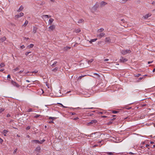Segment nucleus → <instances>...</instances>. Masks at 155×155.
I'll list each match as a JSON object with an SVG mask.
<instances>
[{"instance_id": "1", "label": "nucleus", "mask_w": 155, "mask_h": 155, "mask_svg": "<svg viewBox=\"0 0 155 155\" xmlns=\"http://www.w3.org/2000/svg\"><path fill=\"white\" fill-rule=\"evenodd\" d=\"M97 122V120L95 119L91 120L90 122L87 123V126H93L95 125Z\"/></svg>"}, {"instance_id": "18", "label": "nucleus", "mask_w": 155, "mask_h": 155, "mask_svg": "<svg viewBox=\"0 0 155 155\" xmlns=\"http://www.w3.org/2000/svg\"><path fill=\"white\" fill-rule=\"evenodd\" d=\"M97 40V38H94V39H91L90 41H89V42L91 43V44L93 42H94V41H96Z\"/></svg>"}, {"instance_id": "59", "label": "nucleus", "mask_w": 155, "mask_h": 155, "mask_svg": "<svg viewBox=\"0 0 155 155\" xmlns=\"http://www.w3.org/2000/svg\"><path fill=\"white\" fill-rule=\"evenodd\" d=\"M38 72V71H33L32 72V73H37V72Z\"/></svg>"}, {"instance_id": "33", "label": "nucleus", "mask_w": 155, "mask_h": 155, "mask_svg": "<svg viewBox=\"0 0 155 155\" xmlns=\"http://www.w3.org/2000/svg\"><path fill=\"white\" fill-rule=\"evenodd\" d=\"M141 74H138L136 75L134 74V76L135 77H139V76H141Z\"/></svg>"}, {"instance_id": "14", "label": "nucleus", "mask_w": 155, "mask_h": 155, "mask_svg": "<svg viewBox=\"0 0 155 155\" xmlns=\"http://www.w3.org/2000/svg\"><path fill=\"white\" fill-rule=\"evenodd\" d=\"M38 28L37 27L35 26L33 27V32L34 33H35L37 30Z\"/></svg>"}, {"instance_id": "58", "label": "nucleus", "mask_w": 155, "mask_h": 155, "mask_svg": "<svg viewBox=\"0 0 155 155\" xmlns=\"http://www.w3.org/2000/svg\"><path fill=\"white\" fill-rule=\"evenodd\" d=\"M11 116V115L10 114H7V117H9Z\"/></svg>"}, {"instance_id": "9", "label": "nucleus", "mask_w": 155, "mask_h": 155, "mask_svg": "<svg viewBox=\"0 0 155 155\" xmlns=\"http://www.w3.org/2000/svg\"><path fill=\"white\" fill-rule=\"evenodd\" d=\"M55 28V25H52L49 26V28L50 30V31H53Z\"/></svg>"}, {"instance_id": "32", "label": "nucleus", "mask_w": 155, "mask_h": 155, "mask_svg": "<svg viewBox=\"0 0 155 155\" xmlns=\"http://www.w3.org/2000/svg\"><path fill=\"white\" fill-rule=\"evenodd\" d=\"M41 116L39 114H37L35 116H34V117L35 118H37L38 117H39L40 116Z\"/></svg>"}, {"instance_id": "6", "label": "nucleus", "mask_w": 155, "mask_h": 155, "mask_svg": "<svg viewBox=\"0 0 155 155\" xmlns=\"http://www.w3.org/2000/svg\"><path fill=\"white\" fill-rule=\"evenodd\" d=\"M8 132V130H4L2 132V133L5 136H7V134Z\"/></svg>"}, {"instance_id": "44", "label": "nucleus", "mask_w": 155, "mask_h": 155, "mask_svg": "<svg viewBox=\"0 0 155 155\" xmlns=\"http://www.w3.org/2000/svg\"><path fill=\"white\" fill-rule=\"evenodd\" d=\"M3 142V140L0 137V143L2 144Z\"/></svg>"}, {"instance_id": "3", "label": "nucleus", "mask_w": 155, "mask_h": 155, "mask_svg": "<svg viewBox=\"0 0 155 155\" xmlns=\"http://www.w3.org/2000/svg\"><path fill=\"white\" fill-rule=\"evenodd\" d=\"M24 15V13L22 12H21L19 14L16 15L15 16V19L17 20L18 18L21 17H22Z\"/></svg>"}, {"instance_id": "53", "label": "nucleus", "mask_w": 155, "mask_h": 155, "mask_svg": "<svg viewBox=\"0 0 155 155\" xmlns=\"http://www.w3.org/2000/svg\"><path fill=\"white\" fill-rule=\"evenodd\" d=\"M7 78H11V76H10V74H8L7 76Z\"/></svg>"}, {"instance_id": "28", "label": "nucleus", "mask_w": 155, "mask_h": 155, "mask_svg": "<svg viewBox=\"0 0 155 155\" xmlns=\"http://www.w3.org/2000/svg\"><path fill=\"white\" fill-rule=\"evenodd\" d=\"M56 119V117H49V120H54Z\"/></svg>"}, {"instance_id": "25", "label": "nucleus", "mask_w": 155, "mask_h": 155, "mask_svg": "<svg viewBox=\"0 0 155 155\" xmlns=\"http://www.w3.org/2000/svg\"><path fill=\"white\" fill-rule=\"evenodd\" d=\"M84 21V20L83 19H79V21L78 22V23H82Z\"/></svg>"}, {"instance_id": "34", "label": "nucleus", "mask_w": 155, "mask_h": 155, "mask_svg": "<svg viewBox=\"0 0 155 155\" xmlns=\"http://www.w3.org/2000/svg\"><path fill=\"white\" fill-rule=\"evenodd\" d=\"M5 66V64L4 63H2L0 64V66L1 68L4 67Z\"/></svg>"}, {"instance_id": "10", "label": "nucleus", "mask_w": 155, "mask_h": 155, "mask_svg": "<svg viewBox=\"0 0 155 155\" xmlns=\"http://www.w3.org/2000/svg\"><path fill=\"white\" fill-rule=\"evenodd\" d=\"M6 39V38L5 37H3L2 38H0V42H2L4 41H5Z\"/></svg>"}, {"instance_id": "49", "label": "nucleus", "mask_w": 155, "mask_h": 155, "mask_svg": "<svg viewBox=\"0 0 155 155\" xmlns=\"http://www.w3.org/2000/svg\"><path fill=\"white\" fill-rule=\"evenodd\" d=\"M70 114H71L72 115H74L76 114L74 113H73L71 112H69Z\"/></svg>"}, {"instance_id": "43", "label": "nucleus", "mask_w": 155, "mask_h": 155, "mask_svg": "<svg viewBox=\"0 0 155 155\" xmlns=\"http://www.w3.org/2000/svg\"><path fill=\"white\" fill-rule=\"evenodd\" d=\"M31 127L30 126H28L26 128L27 130H29L30 129Z\"/></svg>"}, {"instance_id": "50", "label": "nucleus", "mask_w": 155, "mask_h": 155, "mask_svg": "<svg viewBox=\"0 0 155 155\" xmlns=\"http://www.w3.org/2000/svg\"><path fill=\"white\" fill-rule=\"evenodd\" d=\"M143 78V77H140L139 78V80L138 81H140L142 80Z\"/></svg>"}, {"instance_id": "41", "label": "nucleus", "mask_w": 155, "mask_h": 155, "mask_svg": "<svg viewBox=\"0 0 155 155\" xmlns=\"http://www.w3.org/2000/svg\"><path fill=\"white\" fill-rule=\"evenodd\" d=\"M141 144H142V143H141V144H140V147L141 149H143V148H145V146H143L142 145H141Z\"/></svg>"}, {"instance_id": "47", "label": "nucleus", "mask_w": 155, "mask_h": 155, "mask_svg": "<svg viewBox=\"0 0 155 155\" xmlns=\"http://www.w3.org/2000/svg\"><path fill=\"white\" fill-rule=\"evenodd\" d=\"M85 76L84 75H82L79 76L78 78L79 79H81L82 78L84 77Z\"/></svg>"}, {"instance_id": "12", "label": "nucleus", "mask_w": 155, "mask_h": 155, "mask_svg": "<svg viewBox=\"0 0 155 155\" xmlns=\"http://www.w3.org/2000/svg\"><path fill=\"white\" fill-rule=\"evenodd\" d=\"M54 20L52 18H50L48 21L49 25H51Z\"/></svg>"}, {"instance_id": "46", "label": "nucleus", "mask_w": 155, "mask_h": 155, "mask_svg": "<svg viewBox=\"0 0 155 155\" xmlns=\"http://www.w3.org/2000/svg\"><path fill=\"white\" fill-rule=\"evenodd\" d=\"M24 71V69H23V70H21L19 72H18V73L19 74H21V73H22V72H23V71Z\"/></svg>"}, {"instance_id": "56", "label": "nucleus", "mask_w": 155, "mask_h": 155, "mask_svg": "<svg viewBox=\"0 0 155 155\" xmlns=\"http://www.w3.org/2000/svg\"><path fill=\"white\" fill-rule=\"evenodd\" d=\"M79 119V118L78 117H76V118H75L74 119V120H77L78 119Z\"/></svg>"}, {"instance_id": "4", "label": "nucleus", "mask_w": 155, "mask_h": 155, "mask_svg": "<svg viewBox=\"0 0 155 155\" xmlns=\"http://www.w3.org/2000/svg\"><path fill=\"white\" fill-rule=\"evenodd\" d=\"M11 84L14 86H15L16 87H19L20 86L18 84H17L16 82L14 81L13 80L11 81Z\"/></svg>"}, {"instance_id": "2", "label": "nucleus", "mask_w": 155, "mask_h": 155, "mask_svg": "<svg viewBox=\"0 0 155 155\" xmlns=\"http://www.w3.org/2000/svg\"><path fill=\"white\" fill-rule=\"evenodd\" d=\"M131 51L130 50L127 49L126 50H122L121 51V53L124 55H125L128 53H130Z\"/></svg>"}, {"instance_id": "21", "label": "nucleus", "mask_w": 155, "mask_h": 155, "mask_svg": "<svg viewBox=\"0 0 155 155\" xmlns=\"http://www.w3.org/2000/svg\"><path fill=\"white\" fill-rule=\"evenodd\" d=\"M70 48H71V47H66L64 48V50L67 51Z\"/></svg>"}, {"instance_id": "55", "label": "nucleus", "mask_w": 155, "mask_h": 155, "mask_svg": "<svg viewBox=\"0 0 155 155\" xmlns=\"http://www.w3.org/2000/svg\"><path fill=\"white\" fill-rule=\"evenodd\" d=\"M49 123H50V124H52V123H54V122L53 121V120H52V121H49V122H48Z\"/></svg>"}, {"instance_id": "51", "label": "nucleus", "mask_w": 155, "mask_h": 155, "mask_svg": "<svg viewBox=\"0 0 155 155\" xmlns=\"http://www.w3.org/2000/svg\"><path fill=\"white\" fill-rule=\"evenodd\" d=\"M128 0H123L122 1L123 2V3H125L127 1H128Z\"/></svg>"}, {"instance_id": "30", "label": "nucleus", "mask_w": 155, "mask_h": 155, "mask_svg": "<svg viewBox=\"0 0 155 155\" xmlns=\"http://www.w3.org/2000/svg\"><path fill=\"white\" fill-rule=\"evenodd\" d=\"M94 61V60L92 59H91L87 61L88 63L89 64H90L92 62Z\"/></svg>"}, {"instance_id": "29", "label": "nucleus", "mask_w": 155, "mask_h": 155, "mask_svg": "<svg viewBox=\"0 0 155 155\" xmlns=\"http://www.w3.org/2000/svg\"><path fill=\"white\" fill-rule=\"evenodd\" d=\"M58 67H56L54 68L53 69L52 71H53L56 72V71H58Z\"/></svg>"}, {"instance_id": "5", "label": "nucleus", "mask_w": 155, "mask_h": 155, "mask_svg": "<svg viewBox=\"0 0 155 155\" xmlns=\"http://www.w3.org/2000/svg\"><path fill=\"white\" fill-rule=\"evenodd\" d=\"M127 59L121 56L120 57V61L121 62H124L127 61Z\"/></svg>"}, {"instance_id": "13", "label": "nucleus", "mask_w": 155, "mask_h": 155, "mask_svg": "<svg viewBox=\"0 0 155 155\" xmlns=\"http://www.w3.org/2000/svg\"><path fill=\"white\" fill-rule=\"evenodd\" d=\"M151 15V14H146L145 16H143L144 19H147L149 17H150Z\"/></svg>"}, {"instance_id": "61", "label": "nucleus", "mask_w": 155, "mask_h": 155, "mask_svg": "<svg viewBox=\"0 0 155 155\" xmlns=\"http://www.w3.org/2000/svg\"><path fill=\"white\" fill-rule=\"evenodd\" d=\"M153 62V61H148V64H150V63H152Z\"/></svg>"}, {"instance_id": "15", "label": "nucleus", "mask_w": 155, "mask_h": 155, "mask_svg": "<svg viewBox=\"0 0 155 155\" xmlns=\"http://www.w3.org/2000/svg\"><path fill=\"white\" fill-rule=\"evenodd\" d=\"M41 150V147L40 146L37 147L35 149V151L37 152H39Z\"/></svg>"}, {"instance_id": "16", "label": "nucleus", "mask_w": 155, "mask_h": 155, "mask_svg": "<svg viewBox=\"0 0 155 155\" xmlns=\"http://www.w3.org/2000/svg\"><path fill=\"white\" fill-rule=\"evenodd\" d=\"M23 8H24L23 7L22 5H21L19 9L18 10V11H17L18 12H20L22 11V10L23 9Z\"/></svg>"}, {"instance_id": "31", "label": "nucleus", "mask_w": 155, "mask_h": 155, "mask_svg": "<svg viewBox=\"0 0 155 155\" xmlns=\"http://www.w3.org/2000/svg\"><path fill=\"white\" fill-rule=\"evenodd\" d=\"M106 153L109 155H112L113 154V153L111 152H107Z\"/></svg>"}, {"instance_id": "40", "label": "nucleus", "mask_w": 155, "mask_h": 155, "mask_svg": "<svg viewBox=\"0 0 155 155\" xmlns=\"http://www.w3.org/2000/svg\"><path fill=\"white\" fill-rule=\"evenodd\" d=\"M45 141V140H44V139H43V140H41V141H40V143H39L42 144V143L43 142H44Z\"/></svg>"}, {"instance_id": "17", "label": "nucleus", "mask_w": 155, "mask_h": 155, "mask_svg": "<svg viewBox=\"0 0 155 155\" xmlns=\"http://www.w3.org/2000/svg\"><path fill=\"white\" fill-rule=\"evenodd\" d=\"M34 46L33 44H31L30 45H28L27 46V48L28 49H30L32 48Z\"/></svg>"}, {"instance_id": "7", "label": "nucleus", "mask_w": 155, "mask_h": 155, "mask_svg": "<svg viewBox=\"0 0 155 155\" xmlns=\"http://www.w3.org/2000/svg\"><path fill=\"white\" fill-rule=\"evenodd\" d=\"M105 34L104 33H101L99 35H97V36L100 38H101L102 37L104 36Z\"/></svg>"}, {"instance_id": "27", "label": "nucleus", "mask_w": 155, "mask_h": 155, "mask_svg": "<svg viewBox=\"0 0 155 155\" xmlns=\"http://www.w3.org/2000/svg\"><path fill=\"white\" fill-rule=\"evenodd\" d=\"M57 63V61H55V62H54V63L52 64L51 65V66H52V67H54L55 66V65H56V64Z\"/></svg>"}, {"instance_id": "39", "label": "nucleus", "mask_w": 155, "mask_h": 155, "mask_svg": "<svg viewBox=\"0 0 155 155\" xmlns=\"http://www.w3.org/2000/svg\"><path fill=\"white\" fill-rule=\"evenodd\" d=\"M43 16L45 17H46L47 18H50V17H51V16H49V15H44Z\"/></svg>"}, {"instance_id": "63", "label": "nucleus", "mask_w": 155, "mask_h": 155, "mask_svg": "<svg viewBox=\"0 0 155 155\" xmlns=\"http://www.w3.org/2000/svg\"><path fill=\"white\" fill-rule=\"evenodd\" d=\"M14 121V120H11L9 122L10 123H11Z\"/></svg>"}, {"instance_id": "52", "label": "nucleus", "mask_w": 155, "mask_h": 155, "mask_svg": "<svg viewBox=\"0 0 155 155\" xmlns=\"http://www.w3.org/2000/svg\"><path fill=\"white\" fill-rule=\"evenodd\" d=\"M132 108V107H126V109H127V110H130Z\"/></svg>"}, {"instance_id": "19", "label": "nucleus", "mask_w": 155, "mask_h": 155, "mask_svg": "<svg viewBox=\"0 0 155 155\" xmlns=\"http://www.w3.org/2000/svg\"><path fill=\"white\" fill-rule=\"evenodd\" d=\"M101 5H105L107 4V3L104 1H102L101 3Z\"/></svg>"}, {"instance_id": "24", "label": "nucleus", "mask_w": 155, "mask_h": 155, "mask_svg": "<svg viewBox=\"0 0 155 155\" xmlns=\"http://www.w3.org/2000/svg\"><path fill=\"white\" fill-rule=\"evenodd\" d=\"M111 111L112 112L113 114H116L119 112V111L117 110H112Z\"/></svg>"}, {"instance_id": "54", "label": "nucleus", "mask_w": 155, "mask_h": 155, "mask_svg": "<svg viewBox=\"0 0 155 155\" xmlns=\"http://www.w3.org/2000/svg\"><path fill=\"white\" fill-rule=\"evenodd\" d=\"M17 149L16 148V149L13 152V153H16V152L17 151Z\"/></svg>"}, {"instance_id": "42", "label": "nucleus", "mask_w": 155, "mask_h": 155, "mask_svg": "<svg viewBox=\"0 0 155 155\" xmlns=\"http://www.w3.org/2000/svg\"><path fill=\"white\" fill-rule=\"evenodd\" d=\"M58 104H59L60 105H61L62 107H65V108H67V107H65V106H64L63 104L61 103H58Z\"/></svg>"}, {"instance_id": "60", "label": "nucleus", "mask_w": 155, "mask_h": 155, "mask_svg": "<svg viewBox=\"0 0 155 155\" xmlns=\"http://www.w3.org/2000/svg\"><path fill=\"white\" fill-rule=\"evenodd\" d=\"M94 74L96 75L98 77H99L100 76L98 74H97V73H94Z\"/></svg>"}, {"instance_id": "62", "label": "nucleus", "mask_w": 155, "mask_h": 155, "mask_svg": "<svg viewBox=\"0 0 155 155\" xmlns=\"http://www.w3.org/2000/svg\"><path fill=\"white\" fill-rule=\"evenodd\" d=\"M109 60V59H105L104 60V61H108Z\"/></svg>"}, {"instance_id": "64", "label": "nucleus", "mask_w": 155, "mask_h": 155, "mask_svg": "<svg viewBox=\"0 0 155 155\" xmlns=\"http://www.w3.org/2000/svg\"><path fill=\"white\" fill-rule=\"evenodd\" d=\"M155 3V1H153L152 3V4H153V5H154V4Z\"/></svg>"}, {"instance_id": "36", "label": "nucleus", "mask_w": 155, "mask_h": 155, "mask_svg": "<svg viewBox=\"0 0 155 155\" xmlns=\"http://www.w3.org/2000/svg\"><path fill=\"white\" fill-rule=\"evenodd\" d=\"M32 111H33V109L32 108H29L27 110V112H30Z\"/></svg>"}, {"instance_id": "20", "label": "nucleus", "mask_w": 155, "mask_h": 155, "mask_svg": "<svg viewBox=\"0 0 155 155\" xmlns=\"http://www.w3.org/2000/svg\"><path fill=\"white\" fill-rule=\"evenodd\" d=\"M32 142H34L35 143H40V141L38 140H32Z\"/></svg>"}, {"instance_id": "45", "label": "nucleus", "mask_w": 155, "mask_h": 155, "mask_svg": "<svg viewBox=\"0 0 155 155\" xmlns=\"http://www.w3.org/2000/svg\"><path fill=\"white\" fill-rule=\"evenodd\" d=\"M31 51L27 52L25 53V54L26 56H27L29 53H31Z\"/></svg>"}, {"instance_id": "48", "label": "nucleus", "mask_w": 155, "mask_h": 155, "mask_svg": "<svg viewBox=\"0 0 155 155\" xmlns=\"http://www.w3.org/2000/svg\"><path fill=\"white\" fill-rule=\"evenodd\" d=\"M21 49H23L25 48V46L24 45H23L20 47Z\"/></svg>"}, {"instance_id": "35", "label": "nucleus", "mask_w": 155, "mask_h": 155, "mask_svg": "<svg viewBox=\"0 0 155 155\" xmlns=\"http://www.w3.org/2000/svg\"><path fill=\"white\" fill-rule=\"evenodd\" d=\"M113 123V121H111V120L109 121V122H108V123L107 124V125H110V124H112Z\"/></svg>"}, {"instance_id": "23", "label": "nucleus", "mask_w": 155, "mask_h": 155, "mask_svg": "<svg viewBox=\"0 0 155 155\" xmlns=\"http://www.w3.org/2000/svg\"><path fill=\"white\" fill-rule=\"evenodd\" d=\"M28 23V21L27 20L26 21L25 23L23 25V26L25 27Z\"/></svg>"}, {"instance_id": "11", "label": "nucleus", "mask_w": 155, "mask_h": 155, "mask_svg": "<svg viewBox=\"0 0 155 155\" xmlns=\"http://www.w3.org/2000/svg\"><path fill=\"white\" fill-rule=\"evenodd\" d=\"M99 6L98 5L95 4L94 6L93 7V9H94V11L96 10L97 9V8H98Z\"/></svg>"}, {"instance_id": "22", "label": "nucleus", "mask_w": 155, "mask_h": 155, "mask_svg": "<svg viewBox=\"0 0 155 155\" xmlns=\"http://www.w3.org/2000/svg\"><path fill=\"white\" fill-rule=\"evenodd\" d=\"M104 29L103 28H101L98 30V32H101L104 31Z\"/></svg>"}, {"instance_id": "8", "label": "nucleus", "mask_w": 155, "mask_h": 155, "mask_svg": "<svg viewBox=\"0 0 155 155\" xmlns=\"http://www.w3.org/2000/svg\"><path fill=\"white\" fill-rule=\"evenodd\" d=\"M105 41L107 43H110L111 41L110 37H108L106 38Z\"/></svg>"}, {"instance_id": "38", "label": "nucleus", "mask_w": 155, "mask_h": 155, "mask_svg": "<svg viewBox=\"0 0 155 155\" xmlns=\"http://www.w3.org/2000/svg\"><path fill=\"white\" fill-rule=\"evenodd\" d=\"M4 110H5V109L1 108L0 109V113H1Z\"/></svg>"}, {"instance_id": "57", "label": "nucleus", "mask_w": 155, "mask_h": 155, "mask_svg": "<svg viewBox=\"0 0 155 155\" xmlns=\"http://www.w3.org/2000/svg\"><path fill=\"white\" fill-rule=\"evenodd\" d=\"M4 70V69L3 68L1 69L0 70V72H2Z\"/></svg>"}, {"instance_id": "37", "label": "nucleus", "mask_w": 155, "mask_h": 155, "mask_svg": "<svg viewBox=\"0 0 155 155\" xmlns=\"http://www.w3.org/2000/svg\"><path fill=\"white\" fill-rule=\"evenodd\" d=\"M19 69V68L18 67H17L16 68H15V69H14L13 70H14V71H18Z\"/></svg>"}, {"instance_id": "26", "label": "nucleus", "mask_w": 155, "mask_h": 155, "mask_svg": "<svg viewBox=\"0 0 155 155\" xmlns=\"http://www.w3.org/2000/svg\"><path fill=\"white\" fill-rule=\"evenodd\" d=\"M75 31L76 33H78L81 31V30L79 28L75 30Z\"/></svg>"}]
</instances>
